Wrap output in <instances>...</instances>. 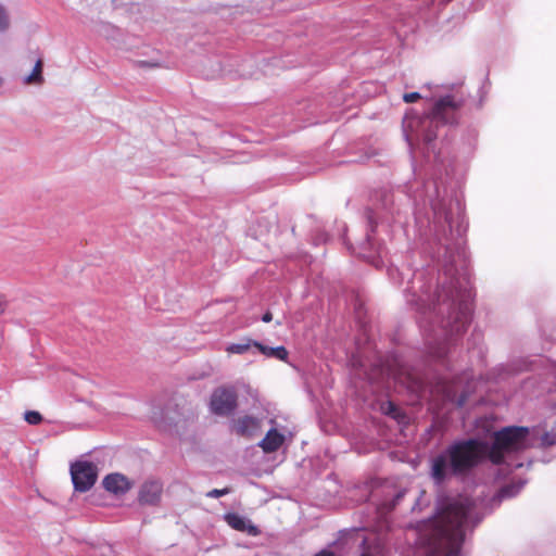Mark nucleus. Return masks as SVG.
Wrapping results in <instances>:
<instances>
[{"label":"nucleus","mask_w":556,"mask_h":556,"mask_svg":"<svg viewBox=\"0 0 556 556\" xmlns=\"http://www.w3.org/2000/svg\"><path fill=\"white\" fill-rule=\"evenodd\" d=\"M427 190L415 195V202L422 201L430 205L432 219H428L429 230L435 241L444 250L442 281L437 286V304L432 301L433 311L438 315L446 314V320H442V331L454 338L462 336L471 319L472 290L468 273L464 268L466 252L459 238L464 232L462 203L453 199L444 190L441 195L437 181L427 185Z\"/></svg>","instance_id":"f257e3e1"},{"label":"nucleus","mask_w":556,"mask_h":556,"mask_svg":"<svg viewBox=\"0 0 556 556\" xmlns=\"http://www.w3.org/2000/svg\"><path fill=\"white\" fill-rule=\"evenodd\" d=\"M536 439L535 429L513 426L497 431L491 446L478 439L456 440L431 459V478L441 484L453 477L467 476L486 457L508 470L520 468L518 454L531 447Z\"/></svg>","instance_id":"f03ea898"},{"label":"nucleus","mask_w":556,"mask_h":556,"mask_svg":"<svg viewBox=\"0 0 556 556\" xmlns=\"http://www.w3.org/2000/svg\"><path fill=\"white\" fill-rule=\"evenodd\" d=\"M482 518L475 500L467 496L450 500L440 509L434 528L426 539V556H460L466 528L478 525Z\"/></svg>","instance_id":"7ed1b4c3"},{"label":"nucleus","mask_w":556,"mask_h":556,"mask_svg":"<svg viewBox=\"0 0 556 556\" xmlns=\"http://www.w3.org/2000/svg\"><path fill=\"white\" fill-rule=\"evenodd\" d=\"M410 283L412 287L405 291L406 301L417 312L425 315L420 326L427 332L429 353L441 359L446 356L448 346L455 341L453 337L446 336L442 331V320H446V314L442 317L437 314V311H433L432 301L438 303V289L431 291V286L426 283L422 271L415 274Z\"/></svg>","instance_id":"20e7f679"},{"label":"nucleus","mask_w":556,"mask_h":556,"mask_svg":"<svg viewBox=\"0 0 556 556\" xmlns=\"http://www.w3.org/2000/svg\"><path fill=\"white\" fill-rule=\"evenodd\" d=\"M410 283L412 287L405 291L406 301L417 312L425 315L420 326L427 332L429 353L441 359L446 356L448 346L455 341L453 337L446 336L442 331V320H446V314L442 317L437 314V311H433L432 301L438 303V289L431 291V286L426 283L422 271L415 274Z\"/></svg>","instance_id":"39448f33"},{"label":"nucleus","mask_w":556,"mask_h":556,"mask_svg":"<svg viewBox=\"0 0 556 556\" xmlns=\"http://www.w3.org/2000/svg\"><path fill=\"white\" fill-rule=\"evenodd\" d=\"M464 104V99L455 94L440 97L432 110L424 115H406L403 121V132L410 148L424 144L425 153H434V139L439 124H454L457 121V112Z\"/></svg>","instance_id":"423d86ee"},{"label":"nucleus","mask_w":556,"mask_h":556,"mask_svg":"<svg viewBox=\"0 0 556 556\" xmlns=\"http://www.w3.org/2000/svg\"><path fill=\"white\" fill-rule=\"evenodd\" d=\"M71 477L76 491L87 492L97 481L98 468L90 462L78 460L71 465Z\"/></svg>","instance_id":"0eeeda50"},{"label":"nucleus","mask_w":556,"mask_h":556,"mask_svg":"<svg viewBox=\"0 0 556 556\" xmlns=\"http://www.w3.org/2000/svg\"><path fill=\"white\" fill-rule=\"evenodd\" d=\"M211 410L220 416L230 415L237 407V393L232 388H218L211 396Z\"/></svg>","instance_id":"6e6552de"},{"label":"nucleus","mask_w":556,"mask_h":556,"mask_svg":"<svg viewBox=\"0 0 556 556\" xmlns=\"http://www.w3.org/2000/svg\"><path fill=\"white\" fill-rule=\"evenodd\" d=\"M163 484L159 480H147L140 486L138 501L141 505L154 506L161 501Z\"/></svg>","instance_id":"1a4fd4ad"},{"label":"nucleus","mask_w":556,"mask_h":556,"mask_svg":"<svg viewBox=\"0 0 556 556\" xmlns=\"http://www.w3.org/2000/svg\"><path fill=\"white\" fill-rule=\"evenodd\" d=\"M103 488L115 495H122L131 489V482L122 473L114 472L105 476L102 481Z\"/></svg>","instance_id":"9d476101"},{"label":"nucleus","mask_w":556,"mask_h":556,"mask_svg":"<svg viewBox=\"0 0 556 556\" xmlns=\"http://www.w3.org/2000/svg\"><path fill=\"white\" fill-rule=\"evenodd\" d=\"M225 520L232 529L241 532H247L250 535H257L260 533L256 526L250 519L236 513H228L225 515Z\"/></svg>","instance_id":"9b49d317"},{"label":"nucleus","mask_w":556,"mask_h":556,"mask_svg":"<svg viewBox=\"0 0 556 556\" xmlns=\"http://www.w3.org/2000/svg\"><path fill=\"white\" fill-rule=\"evenodd\" d=\"M238 434L252 437L260 430V420L252 416H243L235 421Z\"/></svg>","instance_id":"f8f14e48"},{"label":"nucleus","mask_w":556,"mask_h":556,"mask_svg":"<svg viewBox=\"0 0 556 556\" xmlns=\"http://www.w3.org/2000/svg\"><path fill=\"white\" fill-rule=\"evenodd\" d=\"M379 410L386 415L396 420L400 425H405L408 422V417L405 412L395 405L392 401H383L380 403Z\"/></svg>","instance_id":"ddd939ff"},{"label":"nucleus","mask_w":556,"mask_h":556,"mask_svg":"<svg viewBox=\"0 0 556 556\" xmlns=\"http://www.w3.org/2000/svg\"><path fill=\"white\" fill-rule=\"evenodd\" d=\"M285 437L276 429H270L260 445L264 452L270 453L277 451L283 443Z\"/></svg>","instance_id":"4468645a"},{"label":"nucleus","mask_w":556,"mask_h":556,"mask_svg":"<svg viewBox=\"0 0 556 556\" xmlns=\"http://www.w3.org/2000/svg\"><path fill=\"white\" fill-rule=\"evenodd\" d=\"M254 349H256L260 353L265 355L266 357L277 358L279 361H287L288 358V351L285 346H276V348H269L267 345H264L261 342L254 343Z\"/></svg>","instance_id":"2eb2a0df"},{"label":"nucleus","mask_w":556,"mask_h":556,"mask_svg":"<svg viewBox=\"0 0 556 556\" xmlns=\"http://www.w3.org/2000/svg\"><path fill=\"white\" fill-rule=\"evenodd\" d=\"M525 484H526V481L520 480L517 483H510V484L504 485L498 491L497 495L494 497V501L500 503L504 498H510V497L516 496L521 491V489L523 488Z\"/></svg>","instance_id":"dca6fc26"},{"label":"nucleus","mask_w":556,"mask_h":556,"mask_svg":"<svg viewBox=\"0 0 556 556\" xmlns=\"http://www.w3.org/2000/svg\"><path fill=\"white\" fill-rule=\"evenodd\" d=\"M255 342V340L244 338L238 343L229 344L226 351L231 354H245L250 352L252 348H254Z\"/></svg>","instance_id":"f3484780"},{"label":"nucleus","mask_w":556,"mask_h":556,"mask_svg":"<svg viewBox=\"0 0 556 556\" xmlns=\"http://www.w3.org/2000/svg\"><path fill=\"white\" fill-rule=\"evenodd\" d=\"M42 62L38 60L33 68V72L24 78V83L29 84H40L42 83Z\"/></svg>","instance_id":"a211bd4d"},{"label":"nucleus","mask_w":556,"mask_h":556,"mask_svg":"<svg viewBox=\"0 0 556 556\" xmlns=\"http://www.w3.org/2000/svg\"><path fill=\"white\" fill-rule=\"evenodd\" d=\"M10 26V18L7 10L0 4V33L5 31Z\"/></svg>","instance_id":"6ab92c4d"},{"label":"nucleus","mask_w":556,"mask_h":556,"mask_svg":"<svg viewBox=\"0 0 556 556\" xmlns=\"http://www.w3.org/2000/svg\"><path fill=\"white\" fill-rule=\"evenodd\" d=\"M24 418L29 425H38L42 420V416L36 410H27Z\"/></svg>","instance_id":"aec40b11"},{"label":"nucleus","mask_w":556,"mask_h":556,"mask_svg":"<svg viewBox=\"0 0 556 556\" xmlns=\"http://www.w3.org/2000/svg\"><path fill=\"white\" fill-rule=\"evenodd\" d=\"M540 440L542 446H552L556 444V433L553 431L545 432L543 435H541Z\"/></svg>","instance_id":"412c9836"},{"label":"nucleus","mask_w":556,"mask_h":556,"mask_svg":"<svg viewBox=\"0 0 556 556\" xmlns=\"http://www.w3.org/2000/svg\"><path fill=\"white\" fill-rule=\"evenodd\" d=\"M388 274H389V277L391 278V280H393L395 283L402 282V278L400 279V277L402 276V273H400V270L397 268H393V267L389 268Z\"/></svg>","instance_id":"4be33fe9"},{"label":"nucleus","mask_w":556,"mask_h":556,"mask_svg":"<svg viewBox=\"0 0 556 556\" xmlns=\"http://www.w3.org/2000/svg\"><path fill=\"white\" fill-rule=\"evenodd\" d=\"M228 492H229L228 489H213L210 492H207L206 496L217 498V497L228 494Z\"/></svg>","instance_id":"5701e85b"},{"label":"nucleus","mask_w":556,"mask_h":556,"mask_svg":"<svg viewBox=\"0 0 556 556\" xmlns=\"http://www.w3.org/2000/svg\"><path fill=\"white\" fill-rule=\"evenodd\" d=\"M421 99V94L419 92H409V93H405L403 96V100L406 102V103H413L417 100Z\"/></svg>","instance_id":"b1692460"},{"label":"nucleus","mask_w":556,"mask_h":556,"mask_svg":"<svg viewBox=\"0 0 556 556\" xmlns=\"http://www.w3.org/2000/svg\"><path fill=\"white\" fill-rule=\"evenodd\" d=\"M152 419L159 427H166L162 413L154 410L152 413Z\"/></svg>","instance_id":"393cba45"},{"label":"nucleus","mask_w":556,"mask_h":556,"mask_svg":"<svg viewBox=\"0 0 556 556\" xmlns=\"http://www.w3.org/2000/svg\"><path fill=\"white\" fill-rule=\"evenodd\" d=\"M466 402H467L466 393L460 394L455 401L456 405L459 407L464 406L466 404Z\"/></svg>","instance_id":"a878e982"},{"label":"nucleus","mask_w":556,"mask_h":556,"mask_svg":"<svg viewBox=\"0 0 556 556\" xmlns=\"http://www.w3.org/2000/svg\"><path fill=\"white\" fill-rule=\"evenodd\" d=\"M271 319H273V315H271V313H270V312H266V313L263 315V317H262V320H263L264 323H269Z\"/></svg>","instance_id":"bb28decb"},{"label":"nucleus","mask_w":556,"mask_h":556,"mask_svg":"<svg viewBox=\"0 0 556 556\" xmlns=\"http://www.w3.org/2000/svg\"><path fill=\"white\" fill-rule=\"evenodd\" d=\"M314 556H334V555H333V553H332V552L327 551V549H324V551H321V552L317 553V554H316V555H314Z\"/></svg>","instance_id":"cd10ccee"},{"label":"nucleus","mask_w":556,"mask_h":556,"mask_svg":"<svg viewBox=\"0 0 556 556\" xmlns=\"http://www.w3.org/2000/svg\"><path fill=\"white\" fill-rule=\"evenodd\" d=\"M415 215H416V223H417V224H419V225H422V224H424V220L421 219L420 212H419V211H417V212L415 213Z\"/></svg>","instance_id":"c85d7f7f"},{"label":"nucleus","mask_w":556,"mask_h":556,"mask_svg":"<svg viewBox=\"0 0 556 556\" xmlns=\"http://www.w3.org/2000/svg\"><path fill=\"white\" fill-rule=\"evenodd\" d=\"M551 375H552V376H553V378L556 380V366L552 369Z\"/></svg>","instance_id":"c756f323"},{"label":"nucleus","mask_w":556,"mask_h":556,"mask_svg":"<svg viewBox=\"0 0 556 556\" xmlns=\"http://www.w3.org/2000/svg\"><path fill=\"white\" fill-rule=\"evenodd\" d=\"M361 556H371V555L368 553H363Z\"/></svg>","instance_id":"7c9ffc66"},{"label":"nucleus","mask_w":556,"mask_h":556,"mask_svg":"<svg viewBox=\"0 0 556 556\" xmlns=\"http://www.w3.org/2000/svg\"><path fill=\"white\" fill-rule=\"evenodd\" d=\"M2 83H3V79L0 77V86L2 85Z\"/></svg>","instance_id":"2f4dec72"}]
</instances>
